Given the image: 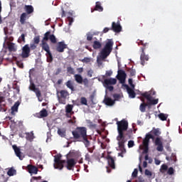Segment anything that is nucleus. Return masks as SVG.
<instances>
[{
    "instance_id": "f257e3e1",
    "label": "nucleus",
    "mask_w": 182,
    "mask_h": 182,
    "mask_svg": "<svg viewBox=\"0 0 182 182\" xmlns=\"http://www.w3.org/2000/svg\"><path fill=\"white\" fill-rule=\"evenodd\" d=\"M51 42V43H58V40L56 37L53 34H50V31H47L44 34V37L41 41V48L43 50L46 52V56H47V62L51 63L53 61V56L52 55V53H50V48L49 47V44H48V41Z\"/></svg>"
},
{
    "instance_id": "f03ea898",
    "label": "nucleus",
    "mask_w": 182,
    "mask_h": 182,
    "mask_svg": "<svg viewBox=\"0 0 182 182\" xmlns=\"http://www.w3.org/2000/svg\"><path fill=\"white\" fill-rule=\"evenodd\" d=\"M74 140L85 144V147H90V141L87 139V129L85 127H77L72 132Z\"/></svg>"
},
{
    "instance_id": "7ed1b4c3",
    "label": "nucleus",
    "mask_w": 182,
    "mask_h": 182,
    "mask_svg": "<svg viewBox=\"0 0 182 182\" xmlns=\"http://www.w3.org/2000/svg\"><path fill=\"white\" fill-rule=\"evenodd\" d=\"M117 124L118 130V136L117 137L118 146L119 149H124V143H126V139H124V132H127V129H129V122L124 119H122L117 122Z\"/></svg>"
},
{
    "instance_id": "20e7f679",
    "label": "nucleus",
    "mask_w": 182,
    "mask_h": 182,
    "mask_svg": "<svg viewBox=\"0 0 182 182\" xmlns=\"http://www.w3.org/2000/svg\"><path fill=\"white\" fill-rule=\"evenodd\" d=\"M113 45H114L113 40L108 39L105 46L101 50L100 56L97 58V63L98 65H102L103 64V60L112 53V50H113Z\"/></svg>"
},
{
    "instance_id": "39448f33",
    "label": "nucleus",
    "mask_w": 182,
    "mask_h": 182,
    "mask_svg": "<svg viewBox=\"0 0 182 182\" xmlns=\"http://www.w3.org/2000/svg\"><path fill=\"white\" fill-rule=\"evenodd\" d=\"M137 43L139 46H140V45H141L142 46L141 47L140 60H141V65H142V66H144V65H146V62L149 61V55H146V53L144 52L147 46H149V43H144V42L141 40H138Z\"/></svg>"
},
{
    "instance_id": "423d86ee",
    "label": "nucleus",
    "mask_w": 182,
    "mask_h": 182,
    "mask_svg": "<svg viewBox=\"0 0 182 182\" xmlns=\"http://www.w3.org/2000/svg\"><path fill=\"white\" fill-rule=\"evenodd\" d=\"M116 83H117V80L111 77L104 80L103 86L107 90L113 92V90H114V87L112 86V85H116Z\"/></svg>"
},
{
    "instance_id": "0eeeda50",
    "label": "nucleus",
    "mask_w": 182,
    "mask_h": 182,
    "mask_svg": "<svg viewBox=\"0 0 182 182\" xmlns=\"http://www.w3.org/2000/svg\"><path fill=\"white\" fill-rule=\"evenodd\" d=\"M62 155L58 154L55 156L54 161L55 164H54L55 168H59V170H62L64 167L63 164L66 163L65 160H62Z\"/></svg>"
},
{
    "instance_id": "6e6552de",
    "label": "nucleus",
    "mask_w": 182,
    "mask_h": 182,
    "mask_svg": "<svg viewBox=\"0 0 182 182\" xmlns=\"http://www.w3.org/2000/svg\"><path fill=\"white\" fill-rule=\"evenodd\" d=\"M29 89L30 90H32V92H34L38 102H42V100H43V98L42 97V92H41V90H39L38 87H36V85H35V83L31 82Z\"/></svg>"
},
{
    "instance_id": "1a4fd4ad",
    "label": "nucleus",
    "mask_w": 182,
    "mask_h": 182,
    "mask_svg": "<svg viewBox=\"0 0 182 182\" xmlns=\"http://www.w3.org/2000/svg\"><path fill=\"white\" fill-rule=\"evenodd\" d=\"M159 171L160 173H161V174H164V173L167 171V174H168V176H173V174H174V172L176 171L173 167H170L168 168V166L166 164H164L161 166Z\"/></svg>"
},
{
    "instance_id": "9d476101",
    "label": "nucleus",
    "mask_w": 182,
    "mask_h": 182,
    "mask_svg": "<svg viewBox=\"0 0 182 182\" xmlns=\"http://www.w3.org/2000/svg\"><path fill=\"white\" fill-rule=\"evenodd\" d=\"M127 76V75L126 74V72H124V70H118L117 79L118 80H119L120 83H122V85L124 84V82H126Z\"/></svg>"
},
{
    "instance_id": "9b49d317",
    "label": "nucleus",
    "mask_w": 182,
    "mask_h": 182,
    "mask_svg": "<svg viewBox=\"0 0 182 182\" xmlns=\"http://www.w3.org/2000/svg\"><path fill=\"white\" fill-rule=\"evenodd\" d=\"M31 53V48H29V45H25L23 47L21 58L23 59L26 58H29V54Z\"/></svg>"
},
{
    "instance_id": "f8f14e48",
    "label": "nucleus",
    "mask_w": 182,
    "mask_h": 182,
    "mask_svg": "<svg viewBox=\"0 0 182 182\" xmlns=\"http://www.w3.org/2000/svg\"><path fill=\"white\" fill-rule=\"evenodd\" d=\"M68 48V45L65 43V41L58 42L56 46L57 52L62 53L65 52V49Z\"/></svg>"
},
{
    "instance_id": "ddd939ff",
    "label": "nucleus",
    "mask_w": 182,
    "mask_h": 182,
    "mask_svg": "<svg viewBox=\"0 0 182 182\" xmlns=\"http://www.w3.org/2000/svg\"><path fill=\"white\" fill-rule=\"evenodd\" d=\"M111 31H113L116 33H119L122 32V26H120L119 22H112V27H111Z\"/></svg>"
},
{
    "instance_id": "4468645a",
    "label": "nucleus",
    "mask_w": 182,
    "mask_h": 182,
    "mask_svg": "<svg viewBox=\"0 0 182 182\" xmlns=\"http://www.w3.org/2000/svg\"><path fill=\"white\" fill-rule=\"evenodd\" d=\"M66 163V168H68V170H73L75 166H76V160H75V159L73 158L67 159Z\"/></svg>"
},
{
    "instance_id": "2eb2a0df",
    "label": "nucleus",
    "mask_w": 182,
    "mask_h": 182,
    "mask_svg": "<svg viewBox=\"0 0 182 182\" xmlns=\"http://www.w3.org/2000/svg\"><path fill=\"white\" fill-rule=\"evenodd\" d=\"M13 150H14L16 156H17L19 159V160H23V156H22V152L21 151V149L17 147L16 145L12 146Z\"/></svg>"
},
{
    "instance_id": "dca6fc26",
    "label": "nucleus",
    "mask_w": 182,
    "mask_h": 182,
    "mask_svg": "<svg viewBox=\"0 0 182 182\" xmlns=\"http://www.w3.org/2000/svg\"><path fill=\"white\" fill-rule=\"evenodd\" d=\"M124 87L127 89V92L131 99H134L136 97V92H134V89L130 88L129 85H125Z\"/></svg>"
},
{
    "instance_id": "f3484780",
    "label": "nucleus",
    "mask_w": 182,
    "mask_h": 182,
    "mask_svg": "<svg viewBox=\"0 0 182 182\" xmlns=\"http://www.w3.org/2000/svg\"><path fill=\"white\" fill-rule=\"evenodd\" d=\"M155 144L157 146L156 150L157 151H163L164 147H163V142H161V139L160 138L157 137L155 139Z\"/></svg>"
},
{
    "instance_id": "a211bd4d",
    "label": "nucleus",
    "mask_w": 182,
    "mask_h": 182,
    "mask_svg": "<svg viewBox=\"0 0 182 182\" xmlns=\"http://www.w3.org/2000/svg\"><path fill=\"white\" fill-rule=\"evenodd\" d=\"M27 170L30 174H38V167L33 165H28Z\"/></svg>"
},
{
    "instance_id": "6ab92c4d",
    "label": "nucleus",
    "mask_w": 182,
    "mask_h": 182,
    "mask_svg": "<svg viewBox=\"0 0 182 182\" xmlns=\"http://www.w3.org/2000/svg\"><path fill=\"white\" fill-rule=\"evenodd\" d=\"M150 139H154V136L151 134H147L146 135L145 139L143 140V146L144 147L149 146V142L150 141Z\"/></svg>"
},
{
    "instance_id": "aec40b11",
    "label": "nucleus",
    "mask_w": 182,
    "mask_h": 182,
    "mask_svg": "<svg viewBox=\"0 0 182 182\" xmlns=\"http://www.w3.org/2000/svg\"><path fill=\"white\" fill-rule=\"evenodd\" d=\"M31 18V15H28L26 13H23L20 16V23L21 25H25V23L26 22V19H29Z\"/></svg>"
},
{
    "instance_id": "412c9836",
    "label": "nucleus",
    "mask_w": 182,
    "mask_h": 182,
    "mask_svg": "<svg viewBox=\"0 0 182 182\" xmlns=\"http://www.w3.org/2000/svg\"><path fill=\"white\" fill-rule=\"evenodd\" d=\"M95 11H98V12H103V7L102 6L100 1H97L95 3V7L94 9H91L92 13H93Z\"/></svg>"
},
{
    "instance_id": "4be33fe9",
    "label": "nucleus",
    "mask_w": 182,
    "mask_h": 182,
    "mask_svg": "<svg viewBox=\"0 0 182 182\" xmlns=\"http://www.w3.org/2000/svg\"><path fill=\"white\" fill-rule=\"evenodd\" d=\"M104 103L107 106H113L114 105V100H112V98L105 97L104 99Z\"/></svg>"
},
{
    "instance_id": "5701e85b",
    "label": "nucleus",
    "mask_w": 182,
    "mask_h": 182,
    "mask_svg": "<svg viewBox=\"0 0 182 182\" xmlns=\"http://www.w3.org/2000/svg\"><path fill=\"white\" fill-rule=\"evenodd\" d=\"M107 161H108V164H109V167H111V168H116V165L114 164V159H113V157L108 156Z\"/></svg>"
},
{
    "instance_id": "b1692460",
    "label": "nucleus",
    "mask_w": 182,
    "mask_h": 182,
    "mask_svg": "<svg viewBox=\"0 0 182 182\" xmlns=\"http://www.w3.org/2000/svg\"><path fill=\"white\" fill-rule=\"evenodd\" d=\"M24 11H26V14H27V15H31V14H33V6L31 5H26L24 6Z\"/></svg>"
},
{
    "instance_id": "393cba45",
    "label": "nucleus",
    "mask_w": 182,
    "mask_h": 182,
    "mask_svg": "<svg viewBox=\"0 0 182 182\" xmlns=\"http://www.w3.org/2000/svg\"><path fill=\"white\" fill-rule=\"evenodd\" d=\"M74 79L79 85H82L83 83V77H82L80 74H75L74 75Z\"/></svg>"
},
{
    "instance_id": "a878e982",
    "label": "nucleus",
    "mask_w": 182,
    "mask_h": 182,
    "mask_svg": "<svg viewBox=\"0 0 182 182\" xmlns=\"http://www.w3.org/2000/svg\"><path fill=\"white\" fill-rule=\"evenodd\" d=\"M151 95H152L151 91H150L149 92H145L141 94V96H142V97H145V99L147 100L148 102H149V100H151L152 99Z\"/></svg>"
},
{
    "instance_id": "bb28decb",
    "label": "nucleus",
    "mask_w": 182,
    "mask_h": 182,
    "mask_svg": "<svg viewBox=\"0 0 182 182\" xmlns=\"http://www.w3.org/2000/svg\"><path fill=\"white\" fill-rule=\"evenodd\" d=\"M141 101L143 102V103H141L140 105L139 110L141 112V113H144V112H146V107H147V106H149V104L144 102V100H141Z\"/></svg>"
},
{
    "instance_id": "cd10ccee",
    "label": "nucleus",
    "mask_w": 182,
    "mask_h": 182,
    "mask_svg": "<svg viewBox=\"0 0 182 182\" xmlns=\"http://www.w3.org/2000/svg\"><path fill=\"white\" fill-rule=\"evenodd\" d=\"M26 139L29 141H32V140L35 139V136L33 135V131H31V132H27L26 133Z\"/></svg>"
},
{
    "instance_id": "c85d7f7f",
    "label": "nucleus",
    "mask_w": 182,
    "mask_h": 182,
    "mask_svg": "<svg viewBox=\"0 0 182 182\" xmlns=\"http://www.w3.org/2000/svg\"><path fill=\"white\" fill-rule=\"evenodd\" d=\"M93 49H100L102 48V43L100 41H95L92 45Z\"/></svg>"
},
{
    "instance_id": "c756f323",
    "label": "nucleus",
    "mask_w": 182,
    "mask_h": 182,
    "mask_svg": "<svg viewBox=\"0 0 182 182\" xmlns=\"http://www.w3.org/2000/svg\"><path fill=\"white\" fill-rule=\"evenodd\" d=\"M8 49H9V52H16V48L15 47V43H10L8 45Z\"/></svg>"
},
{
    "instance_id": "7c9ffc66",
    "label": "nucleus",
    "mask_w": 182,
    "mask_h": 182,
    "mask_svg": "<svg viewBox=\"0 0 182 182\" xmlns=\"http://www.w3.org/2000/svg\"><path fill=\"white\" fill-rule=\"evenodd\" d=\"M60 97L63 99H66L69 96V92L67 90H63L60 91Z\"/></svg>"
},
{
    "instance_id": "2f4dec72",
    "label": "nucleus",
    "mask_w": 182,
    "mask_h": 182,
    "mask_svg": "<svg viewBox=\"0 0 182 182\" xmlns=\"http://www.w3.org/2000/svg\"><path fill=\"white\" fill-rule=\"evenodd\" d=\"M21 105V102L19 101H17L15 102L14 106L11 107V112H18V107H19V105Z\"/></svg>"
},
{
    "instance_id": "473e14b6",
    "label": "nucleus",
    "mask_w": 182,
    "mask_h": 182,
    "mask_svg": "<svg viewBox=\"0 0 182 182\" xmlns=\"http://www.w3.org/2000/svg\"><path fill=\"white\" fill-rule=\"evenodd\" d=\"M65 85L67 87H68V89H70V90H72V92L75 90V87H73V82H72L71 80H68Z\"/></svg>"
},
{
    "instance_id": "72a5a7b5",
    "label": "nucleus",
    "mask_w": 182,
    "mask_h": 182,
    "mask_svg": "<svg viewBox=\"0 0 182 182\" xmlns=\"http://www.w3.org/2000/svg\"><path fill=\"white\" fill-rule=\"evenodd\" d=\"M39 114L40 117H48V111L43 108L42 111H40Z\"/></svg>"
},
{
    "instance_id": "f704fd0d",
    "label": "nucleus",
    "mask_w": 182,
    "mask_h": 182,
    "mask_svg": "<svg viewBox=\"0 0 182 182\" xmlns=\"http://www.w3.org/2000/svg\"><path fill=\"white\" fill-rule=\"evenodd\" d=\"M72 110H73V105H68L65 107V112L67 114L72 113Z\"/></svg>"
},
{
    "instance_id": "c9c22d12",
    "label": "nucleus",
    "mask_w": 182,
    "mask_h": 182,
    "mask_svg": "<svg viewBox=\"0 0 182 182\" xmlns=\"http://www.w3.org/2000/svg\"><path fill=\"white\" fill-rule=\"evenodd\" d=\"M58 134H59V136H60V137H65V136H66V131L63 130V129H58Z\"/></svg>"
},
{
    "instance_id": "e433bc0d",
    "label": "nucleus",
    "mask_w": 182,
    "mask_h": 182,
    "mask_svg": "<svg viewBox=\"0 0 182 182\" xmlns=\"http://www.w3.org/2000/svg\"><path fill=\"white\" fill-rule=\"evenodd\" d=\"M16 173V170L12 168H11L7 172L8 176H9L10 177H11L12 176H14Z\"/></svg>"
},
{
    "instance_id": "4c0bfd02",
    "label": "nucleus",
    "mask_w": 182,
    "mask_h": 182,
    "mask_svg": "<svg viewBox=\"0 0 182 182\" xmlns=\"http://www.w3.org/2000/svg\"><path fill=\"white\" fill-rule=\"evenodd\" d=\"M159 118L162 120V122H164L167 120V115L163 113H161L158 115Z\"/></svg>"
},
{
    "instance_id": "58836bf2",
    "label": "nucleus",
    "mask_w": 182,
    "mask_h": 182,
    "mask_svg": "<svg viewBox=\"0 0 182 182\" xmlns=\"http://www.w3.org/2000/svg\"><path fill=\"white\" fill-rule=\"evenodd\" d=\"M159 103V100H151L148 102V106H151V105H157Z\"/></svg>"
},
{
    "instance_id": "ea45409f",
    "label": "nucleus",
    "mask_w": 182,
    "mask_h": 182,
    "mask_svg": "<svg viewBox=\"0 0 182 182\" xmlns=\"http://www.w3.org/2000/svg\"><path fill=\"white\" fill-rule=\"evenodd\" d=\"M81 105H84L85 106H87V100L85 97H82L80 98Z\"/></svg>"
},
{
    "instance_id": "a19ab883",
    "label": "nucleus",
    "mask_w": 182,
    "mask_h": 182,
    "mask_svg": "<svg viewBox=\"0 0 182 182\" xmlns=\"http://www.w3.org/2000/svg\"><path fill=\"white\" fill-rule=\"evenodd\" d=\"M87 123L89 125V127H91L92 129L96 128V124H94L93 122H92L90 119H87Z\"/></svg>"
},
{
    "instance_id": "79ce46f5",
    "label": "nucleus",
    "mask_w": 182,
    "mask_h": 182,
    "mask_svg": "<svg viewBox=\"0 0 182 182\" xmlns=\"http://www.w3.org/2000/svg\"><path fill=\"white\" fill-rule=\"evenodd\" d=\"M171 161H173V163H176L177 161V156H176V154H171L170 157Z\"/></svg>"
},
{
    "instance_id": "37998d69",
    "label": "nucleus",
    "mask_w": 182,
    "mask_h": 182,
    "mask_svg": "<svg viewBox=\"0 0 182 182\" xmlns=\"http://www.w3.org/2000/svg\"><path fill=\"white\" fill-rule=\"evenodd\" d=\"M67 72L70 73V75H75V70L72 67H68Z\"/></svg>"
},
{
    "instance_id": "c03bdc74",
    "label": "nucleus",
    "mask_w": 182,
    "mask_h": 182,
    "mask_svg": "<svg viewBox=\"0 0 182 182\" xmlns=\"http://www.w3.org/2000/svg\"><path fill=\"white\" fill-rule=\"evenodd\" d=\"M128 72L130 73L131 76H135L136 75V70H133V68H129Z\"/></svg>"
},
{
    "instance_id": "a18cd8bd",
    "label": "nucleus",
    "mask_w": 182,
    "mask_h": 182,
    "mask_svg": "<svg viewBox=\"0 0 182 182\" xmlns=\"http://www.w3.org/2000/svg\"><path fill=\"white\" fill-rule=\"evenodd\" d=\"M13 89H14V90H16V93H19V92H20V88H19L18 84H14V85H13Z\"/></svg>"
},
{
    "instance_id": "49530a36",
    "label": "nucleus",
    "mask_w": 182,
    "mask_h": 182,
    "mask_svg": "<svg viewBox=\"0 0 182 182\" xmlns=\"http://www.w3.org/2000/svg\"><path fill=\"white\" fill-rule=\"evenodd\" d=\"M33 41H34V43H36V45H38V44L39 43V42H41V38L39 37V36H36V37L33 38Z\"/></svg>"
},
{
    "instance_id": "de8ad7c7",
    "label": "nucleus",
    "mask_w": 182,
    "mask_h": 182,
    "mask_svg": "<svg viewBox=\"0 0 182 182\" xmlns=\"http://www.w3.org/2000/svg\"><path fill=\"white\" fill-rule=\"evenodd\" d=\"M128 82H129V85L131 86V87H132V89H134L135 85H134V84H133V79L129 78V79L128 80Z\"/></svg>"
},
{
    "instance_id": "09e8293b",
    "label": "nucleus",
    "mask_w": 182,
    "mask_h": 182,
    "mask_svg": "<svg viewBox=\"0 0 182 182\" xmlns=\"http://www.w3.org/2000/svg\"><path fill=\"white\" fill-rule=\"evenodd\" d=\"M145 176H147L148 177H151V176H153V173L149 169H146Z\"/></svg>"
},
{
    "instance_id": "8fccbe9b",
    "label": "nucleus",
    "mask_w": 182,
    "mask_h": 182,
    "mask_svg": "<svg viewBox=\"0 0 182 182\" xmlns=\"http://www.w3.org/2000/svg\"><path fill=\"white\" fill-rule=\"evenodd\" d=\"M81 62H82L83 63H89L90 62V58L85 57L84 58V59L81 60Z\"/></svg>"
},
{
    "instance_id": "3c124183",
    "label": "nucleus",
    "mask_w": 182,
    "mask_h": 182,
    "mask_svg": "<svg viewBox=\"0 0 182 182\" xmlns=\"http://www.w3.org/2000/svg\"><path fill=\"white\" fill-rule=\"evenodd\" d=\"M152 133L154 136H159V134H160V131L157 129H153Z\"/></svg>"
},
{
    "instance_id": "603ef678",
    "label": "nucleus",
    "mask_w": 182,
    "mask_h": 182,
    "mask_svg": "<svg viewBox=\"0 0 182 182\" xmlns=\"http://www.w3.org/2000/svg\"><path fill=\"white\" fill-rule=\"evenodd\" d=\"M138 173H139V170H137V168H135L132 172V177H137Z\"/></svg>"
},
{
    "instance_id": "864d4df0",
    "label": "nucleus",
    "mask_w": 182,
    "mask_h": 182,
    "mask_svg": "<svg viewBox=\"0 0 182 182\" xmlns=\"http://www.w3.org/2000/svg\"><path fill=\"white\" fill-rule=\"evenodd\" d=\"M134 146V141H129L128 147L130 149Z\"/></svg>"
},
{
    "instance_id": "5fc2aeb1",
    "label": "nucleus",
    "mask_w": 182,
    "mask_h": 182,
    "mask_svg": "<svg viewBox=\"0 0 182 182\" xmlns=\"http://www.w3.org/2000/svg\"><path fill=\"white\" fill-rule=\"evenodd\" d=\"M93 39V35L90 33L87 34V41H92Z\"/></svg>"
},
{
    "instance_id": "6e6d98bb",
    "label": "nucleus",
    "mask_w": 182,
    "mask_h": 182,
    "mask_svg": "<svg viewBox=\"0 0 182 182\" xmlns=\"http://www.w3.org/2000/svg\"><path fill=\"white\" fill-rule=\"evenodd\" d=\"M113 97L115 100H119V99H120V95L119 94H114L113 95Z\"/></svg>"
},
{
    "instance_id": "4d7b16f0",
    "label": "nucleus",
    "mask_w": 182,
    "mask_h": 182,
    "mask_svg": "<svg viewBox=\"0 0 182 182\" xmlns=\"http://www.w3.org/2000/svg\"><path fill=\"white\" fill-rule=\"evenodd\" d=\"M143 153H144V154H147V153H149V146H144Z\"/></svg>"
},
{
    "instance_id": "13d9d810",
    "label": "nucleus",
    "mask_w": 182,
    "mask_h": 182,
    "mask_svg": "<svg viewBox=\"0 0 182 182\" xmlns=\"http://www.w3.org/2000/svg\"><path fill=\"white\" fill-rule=\"evenodd\" d=\"M112 75H113V72L112 71H107L106 73H105V76L107 77H109V76H112Z\"/></svg>"
},
{
    "instance_id": "bf43d9fd",
    "label": "nucleus",
    "mask_w": 182,
    "mask_h": 182,
    "mask_svg": "<svg viewBox=\"0 0 182 182\" xmlns=\"http://www.w3.org/2000/svg\"><path fill=\"white\" fill-rule=\"evenodd\" d=\"M109 31H112V28H107V27H105V28L103 29L102 32H103V33H107V32Z\"/></svg>"
},
{
    "instance_id": "052dcab7",
    "label": "nucleus",
    "mask_w": 182,
    "mask_h": 182,
    "mask_svg": "<svg viewBox=\"0 0 182 182\" xmlns=\"http://www.w3.org/2000/svg\"><path fill=\"white\" fill-rule=\"evenodd\" d=\"M82 83H84V85H89V80H87V78H82Z\"/></svg>"
},
{
    "instance_id": "680f3d73",
    "label": "nucleus",
    "mask_w": 182,
    "mask_h": 182,
    "mask_svg": "<svg viewBox=\"0 0 182 182\" xmlns=\"http://www.w3.org/2000/svg\"><path fill=\"white\" fill-rule=\"evenodd\" d=\"M30 48L32 50H35V49H36V45H35V43H31Z\"/></svg>"
},
{
    "instance_id": "e2e57ef3",
    "label": "nucleus",
    "mask_w": 182,
    "mask_h": 182,
    "mask_svg": "<svg viewBox=\"0 0 182 182\" xmlns=\"http://www.w3.org/2000/svg\"><path fill=\"white\" fill-rule=\"evenodd\" d=\"M90 100L91 101L92 103H95L93 102V100H95V94H92L90 96Z\"/></svg>"
},
{
    "instance_id": "0e129e2a",
    "label": "nucleus",
    "mask_w": 182,
    "mask_h": 182,
    "mask_svg": "<svg viewBox=\"0 0 182 182\" xmlns=\"http://www.w3.org/2000/svg\"><path fill=\"white\" fill-rule=\"evenodd\" d=\"M85 160H86L87 161H90V155H89V154H87L85 155Z\"/></svg>"
},
{
    "instance_id": "69168bd1",
    "label": "nucleus",
    "mask_w": 182,
    "mask_h": 182,
    "mask_svg": "<svg viewBox=\"0 0 182 182\" xmlns=\"http://www.w3.org/2000/svg\"><path fill=\"white\" fill-rule=\"evenodd\" d=\"M68 19L69 21V25H72V23H73V18L68 17Z\"/></svg>"
},
{
    "instance_id": "338daca9",
    "label": "nucleus",
    "mask_w": 182,
    "mask_h": 182,
    "mask_svg": "<svg viewBox=\"0 0 182 182\" xmlns=\"http://www.w3.org/2000/svg\"><path fill=\"white\" fill-rule=\"evenodd\" d=\"M138 182H144V179L141 176L138 177Z\"/></svg>"
},
{
    "instance_id": "774afa93",
    "label": "nucleus",
    "mask_w": 182,
    "mask_h": 182,
    "mask_svg": "<svg viewBox=\"0 0 182 182\" xmlns=\"http://www.w3.org/2000/svg\"><path fill=\"white\" fill-rule=\"evenodd\" d=\"M20 39H21V41H23V42H25V34H21Z\"/></svg>"
}]
</instances>
